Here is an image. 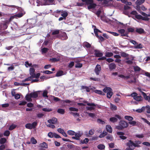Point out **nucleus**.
Instances as JSON below:
<instances>
[{
    "label": "nucleus",
    "mask_w": 150,
    "mask_h": 150,
    "mask_svg": "<svg viewBox=\"0 0 150 150\" xmlns=\"http://www.w3.org/2000/svg\"><path fill=\"white\" fill-rule=\"evenodd\" d=\"M6 140L5 138H1L0 139V143L1 144H3L6 143Z\"/></svg>",
    "instance_id": "c9c22d12"
},
{
    "label": "nucleus",
    "mask_w": 150,
    "mask_h": 150,
    "mask_svg": "<svg viewBox=\"0 0 150 150\" xmlns=\"http://www.w3.org/2000/svg\"><path fill=\"white\" fill-rule=\"evenodd\" d=\"M67 133L70 135H73L74 134L75 132L71 130H69L67 131Z\"/></svg>",
    "instance_id": "de8ad7c7"
},
{
    "label": "nucleus",
    "mask_w": 150,
    "mask_h": 150,
    "mask_svg": "<svg viewBox=\"0 0 150 150\" xmlns=\"http://www.w3.org/2000/svg\"><path fill=\"white\" fill-rule=\"evenodd\" d=\"M10 134V132L8 130H6L5 131L4 133V135L5 136H8Z\"/></svg>",
    "instance_id": "bf43d9fd"
},
{
    "label": "nucleus",
    "mask_w": 150,
    "mask_h": 150,
    "mask_svg": "<svg viewBox=\"0 0 150 150\" xmlns=\"http://www.w3.org/2000/svg\"><path fill=\"white\" fill-rule=\"evenodd\" d=\"M48 136L52 138L54 137V133H53L52 132H50L48 133Z\"/></svg>",
    "instance_id": "338daca9"
},
{
    "label": "nucleus",
    "mask_w": 150,
    "mask_h": 150,
    "mask_svg": "<svg viewBox=\"0 0 150 150\" xmlns=\"http://www.w3.org/2000/svg\"><path fill=\"white\" fill-rule=\"evenodd\" d=\"M139 13L143 16L144 17H143L141 15H137L136 16V18L138 20L141 19L143 21H148L149 18L148 17H147V14L145 12L141 11Z\"/></svg>",
    "instance_id": "f03ea898"
},
{
    "label": "nucleus",
    "mask_w": 150,
    "mask_h": 150,
    "mask_svg": "<svg viewBox=\"0 0 150 150\" xmlns=\"http://www.w3.org/2000/svg\"><path fill=\"white\" fill-rule=\"evenodd\" d=\"M134 69L135 72L139 71L141 70V69L137 66H134Z\"/></svg>",
    "instance_id": "72a5a7b5"
},
{
    "label": "nucleus",
    "mask_w": 150,
    "mask_h": 150,
    "mask_svg": "<svg viewBox=\"0 0 150 150\" xmlns=\"http://www.w3.org/2000/svg\"><path fill=\"white\" fill-rule=\"evenodd\" d=\"M38 92L35 91L33 92H32L30 93V97L33 98H36L38 96Z\"/></svg>",
    "instance_id": "dca6fc26"
},
{
    "label": "nucleus",
    "mask_w": 150,
    "mask_h": 150,
    "mask_svg": "<svg viewBox=\"0 0 150 150\" xmlns=\"http://www.w3.org/2000/svg\"><path fill=\"white\" fill-rule=\"evenodd\" d=\"M48 92L47 90H45L44 91L43 93L42 96L44 97H46L47 98L48 97L47 96Z\"/></svg>",
    "instance_id": "8fccbe9b"
},
{
    "label": "nucleus",
    "mask_w": 150,
    "mask_h": 150,
    "mask_svg": "<svg viewBox=\"0 0 150 150\" xmlns=\"http://www.w3.org/2000/svg\"><path fill=\"white\" fill-rule=\"evenodd\" d=\"M134 99L137 101H141L143 100V98L141 96H137L134 98Z\"/></svg>",
    "instance_id": "412c9836"
},
{
    "label": "nucleus",
    "mask_w": 150,
    "mask_h": 150,
    "mask_svg": "<svg viewBox=\"0 0 150 150\" xmlns=\"http://www.w3.org/2000/svg\"><path fill=\"white\" fill-rule=\"evenodd\" d=\"M145 1V0H138L136 2V4L138 5H140Z\"/></svg>",
    "instance_id": "58836bf2"
},
{
    "label": "nucleus",
    "mask_w": 150,
    "mask_h": 150,
    "mask_svg": "<svg viewBox=\"0 0 150 150\" xmlns=\"http://www.w3.org/2000/svg\"><path fill=\"white\" fill-rule=\"evenodd\" d=\"M37 125V122H34L32 124L27 123L25 125V127L26 128L30 129H34Z\"/></svg>",
    "instance_id": "20e7f679"
},
{
    "label": "nucleus",
    "mask_w": 150,
    "mask_h": 150,
    "mask_svg": "<svg viewBox=\"0 0 150 150\" xmlns=\"http://www.w3.org/2000/svg\"><path fill=\"white\" fill-rule=\"evenodd\" d=\"M128 123L131 125H132L133 126H135L136 125L137 122L134 121H131L129 122Z\"/></svg>",
    "instance_id": "3c124183"
},
{
    "label": "nucleus",
    "mask_w": 150,
    "mask_h": 150,
    "mask_svg": "<svg viewBox=\"0 0 150 150\" xmlns=\"http://www.w3.org/2000/svg\"><path fill=\"white\" fill-rule=\"evenodd\" d=\"M145 108H147L146 112L148 113H150V106L149 105H147L146 106Z\"/></svg>",
    "instance_id": "774afa93"
},
{
    "label": "nucleus",
    "mask_w": 150,
    "mask_h": 150,
    "mask_svg": "<svg viewBox=\"0 0 150 150\" xmlns=\"http://www.w3.org/2000/svg\"><path fill=\"white\" fill-rule=\"evenodd\" d=\"M63 75H64L63 71L62 70H59L57 72L55 76L57 77H59Z\"/></svg>",
    "instance_id": "6ab92c4d"
},
{
    "label": "nucleus",
    "mask_w": 150,
    "mask_h": 150,
    "mask_svg": "<svg viewBox=\"0 0 150 150\" xmlns=\"http://www.w3.org/2000/svg\"><path fill=\"white\" fill-rule=\"evenodd\" d=\"M54 0H45V5H50L53 4Z\"/></svg>",
    "instance_id": "4468645a"
},
{
    "label": "nucleus",
    "mask_w": 150,
    "mask_h": 150,
    "mask_svg": "<svg viewBox=\"0 0 150 150\" xmlns=\"http://www.w3.org/2000/svg\"><path fill=\"white\" fill-rule=\"evenodd\" d=\"M145 109V107L144 106L142 107L141 109H138L136 110H133V111H135L137 112L141 113L143 112Z\"/></svg>",
    "instance_id": "2eb2a0df"
},
{
    "label": "nucleus",
    "mask_w": 150,
    "mask_h": 150,
    "mask_svg": "<svg viewBox=\"0 0 150 150\" xmlns=\"http://www.w3.org/2000/svg\"><path fill=\"white\" fill-rule=\"evenodd\" d=\"M97 148L99 149L103 150L105 149V146L103 144H100L98 145L97 146Z\"/></svg>",
    "instance_id": "cd10ccee"
},
{
    "label": "nucleus",
    "mask_w": 150,
    "mask_h": 150,
    "mask_svg": "<svg viewBox=\"0 0 150 150\" xmlns=\"http://www.w3.org/2000/svg\"><path fill=\"white\" fill-rule=\"evenodd\" d=\"M48 122L50 124H55L57 122V119L55 117H53L51 119H50L47 120Z\"/></svg>",
    "instance_id": "f8f14e48"
},
{
    "label": "nucleus",
    "mask_w": 150,
    "mask_h": 150,
    "mask_svg": "<svg viewBox=\"0 0 150 150\" xmlns=\"http://www.w3.org/2000/svg\"><path fill=\"white\" fill-rule=\"evenodd\" d=\"M88 139L87 138H85L83 141L81 140V142L82 144H87L88 142Z\"/></svg>",
    "instance_id": "09e8293b"
},
{
    "label": "nucleus",
    "mask_w": 150,
    "mask_h": 150,
    "mask_svg": "<svg viewBox=\"0 0 150 150\" xmlns=\"http://www.w3.org/2000/svg\"><path fill=\"white\" fill-rule=\"evenodd\" d=\"M12 95V96H14L15 97V98L16 99H18L20 98V96L19 94H16L15 95L13 94V92L11 93Z\"/></svg>",
    "instance_id": "a19ab883"
},
{
    "label": "nucleus",
    "mask_w": 150,
    "mask_h": 150,
    "mask_svg": "<svg viewBox=\"0 0 150 150\" xmlns=\"http://www.w3.org/2000/svg\"><path fill=\"white\" fill-rule=\"evenodd\" d=\"M134 48L136 49H142L143 48V46L141 43L139 44H137V45L134 47Z\"/></svg>",
    "instance_id": "79ce46f5"
},
{
    "label": "nucleus",
    "mask_w": 150,
    "mask_h": 150,
    "mask_svg": "<svg viewBox=\"0 0 150 150\" xmlns=\"http://www.w3.org/2000/svg\"><path fill=\"white\" fill-rule=\"evenodd\" d=\"M134 143L131 140H129L128 142L126 143V146L128 147L126 148L125 150H134V148L132 149L133 146H134Z\"/></svg>",
    "instance_id": "423d86ee"
},
{
    "label": "nucleus",
    "mask_w": 150,
    "mask_h": 150,
    "mask_svg": "<svg viewBox=\"0 0 150 150\" xmlns=\"http://www.w3.org/2000/svg\"><path fill=\"white\" fill-rule=\"evenodd\" d=\"M62 14L61 15L65 19H66V18L67 17V16H68V13L66 11L64 12L63 13H62Z\"/></svg>",
    "instance_id": "49530a36"
},
{
    "label": "nucleus",
    "mask_w": 150,
    "mask_h": 150,
    "mask_svg": "<svg viewBox=\"0 0 150 150\" xmlns=\"http://www.w3.org/2000/svg\"><path fill=\"white\" fill-rule=\"evenodd\" d=\"M69 110L71 111H78V109L77 108H75L74 107H70L69 108Z\"/></svg>",
    "instance_id": "5fc2aeb1"
},
{
    "label": "nucleus",
    "mask_w": 150,
    "mask_h": 150,
    "mask_svg": "<svg viewBox=\"0 0 150 150\" xmlns=\"http://www.w3.org/2000/svg\"><path fill=\"white\" fill-rule=\"evenodd\" d=\"M58 37H59L62 40H64L68 38V37L66 33L63 32H61L59 34Z\"/></svg>",
    "instance_id": "6e6552de"
},
{
    "label": "nucleus",
    "mask_w": 150,
    "mask_h": 150,
    "mask_svg": "<svg viewBox=\"0 0 150 150\" xmlns=\"http://www.w3.org/2000/svg\"><path fill=\"white\" fill-rule=\"evenodd\" d=\"M30 141L33 144H35L37 143V141L33 137H32L31 138Z\"/></svg>",
    "instance_id": "c03bdc74"
},
{
    "label": "nucleus",
    "mask_w": 150,
    "mask_h": 150,
    "mask_svg": "<svg viewBox=\"0 0 150 150\" xmlns=\"http://www.w3.org/2000/svg\"><path fill=\"white\" fill-rule=\"evenodd\" d=\"M138 13L136 11H131L130 13V14L131 15H134L135 17L137 15H139L137 14Z\"/></svg>",
    "instance_id": "13d9d810"
},
{
    "label": "nucleus",
    "mask_w": 150,
    "mask_h": 150,
    "mask_svg": "<svg viewBox=\"0 0 150 150\" xmlns=\"http://www.w3.org/2000/svg\"><path fill=\"white\" fill-rule=\"evenodd\" d=\"M83 46L84 47H86L87 48H89L91 47V45L88 42H86L83 43Z\"/></svg>",
    "instance_id": "bb28decb"
},
{
    "label": "nucleus",
    "mask_w": 150,
    "mask_h": 150,
    "mask_svg": "<svg viewBox=\"0 0 150 150\" xmlns=\"http://www.w3.org/2000/svg\"><path fill=\"white\" fill-rule=\"evenodd\" d=\"M125 118L130 121H132L133 119L132 117L130 116H125Z\"/></svg>",
    "instance_id": "7c9ffc66"
},
{
    "label": "nucleus",
    "mask_w": 150,
    "mask_h": 150,
    "mask_svg": "<svg viewBox=\"0 0 150 150\" xmlns=\"http://www.w3.org/2000/svg\"><path fill=\"white\" fill-rule=\"evenodd\" d=\"M141 119L145 123H146L149 125H150V122L147 120L146 119L143 117H142Z\"/></svg>",
    "instance_id": "603ef678"
},
{
    "label": "nucleus",
    "mask_w": 150,
    "mask_h": 150,
    "mask_svg": "<svg viewBox=\"0 0 150 150\" xmlns=\"http://www.w3.org/2000/svg\"><path fill=\"white\" fill-rule=\"evenodd\" d=\"M74 62H71L69 64L68 67L69 68H71L74 65Z\"/></svg>",
    "instance_id": "0e129e2a"
},
{
    "label": "nucleus",
    "mask_w": 150,
    "mask_h": 150,
    "mask_svg": "<svg viewBox=\"0 0 150 150\" xmlns=\"http://www.w3.org/2000/svg\"><path fill=\"white\" fill-rule=\"evenodd\" d=\"M88 115L92 118H94L96 117V115L94 113H88Z\"/></svg>",
    "instance_id": "4d7b16f0"
},
{
    "label": "nucleus",
    "mask_w": 150,
    "mask_h": 150,
    "mask_svg": "<svg viewBox=\"0 0 150 150\" xmlns=\"http://www.w3.org/2000/svg\"><path fill=\"white\" fill-rule=\"evenodd\" d=\"M106 128L107 132L111 133L112 132V129L110 126L107 125L106 126Z\"/></svg>",
    "instance_id": "aec40b11"
},
{
    "label": "nucleus",
    "mask_w": 150,
    "mask_h": 150,
    "mask_svg": "<svg viewBox=\"0 0 150 150\" xmlns=\"http://www.w3.org/2000/svg\"><path fill=\"white\" fill-rule=\"evenodd\" d=\"M61 32L59 30H53L52 32V35H59L60 33Z\"/></svg>",
    "instance_id": "4be33fe9"
},
{
    "label": "nucleus",
    "mask_w": 150,
    "mask_h": 150,
    "mask_svg": "<svg viewBox=\"0 0 150 150\" xmlns=\"http://www.w3.org/2000/svg\"><path fill=\"white\" fill-rule=\"evenodd\" d=\"M113 55V54L111 52H107L106 53L105 56L107 57H110Z\"/></svg>",
    "instance_id": "e433bc0d"
},
{
    "label": "nucleus",
    "mask_w": 150,
    "mask_h": 150,
    "mask_svg": "<svg viewBox=\"0 0 150 150\" xmlns=\"http://www.w3.org/2000/svg\"><path fill=\"white\" fill-rule=\"evenodd\" d=\"M81 89H85L86 91L87 92H89L90 91V89L87 86H81Z\"/></svg>",
    "instance_id": "c756f323"
},
{
    "label": "nucleus",
    "mask_w": 150,
    "mask_h": 150,
    "mask_svg": "<svg viewBox=\"0 0 150 150\" xmlns=\"http://www.w3.org/2000/svg\"><path fill=\"white\" fill-rule=\"evenodd\" d=\"M93 0H88L87 5H89L88 6V9H91L95 8L96 6L95 4L93 3Z\"/></svg>",
    "instance_id": "39448f33"
},
{
    "label": "nucleus",
    "mask_w": 150,
    "mask_h": 150,
    "mask_svg": "<svg viewBox=\"0 0 150 150\" xmlns=\"http://www.w3.org/2000/svg\"><path fill=\"white\" fill-rule=\"evenodd\" d=\"M136 30L135 31L139 34H142L145 32L144 30L142 28H136Z\"/></svg>",
    "instance_id": "ddd939ff"
},
{
    "label": "nucleus",
    "mask_w": 150,
    "mask_h": 150,
    "mask_svg": "<svg viewBox=\"0 0 150 150\" xmlns=\"http://www.w3.org/2000/svg\"><path fill=\"white\" fill-rule=\"evenodd\" d=\"M16 127V125L14 124H12L10 126L9 128L10 130H12L15 129Z\"/></svg>",
    "instance_id": "37998d69"
},
{
    "label": "nucleus",
    "mask_w": 150,
    "mask_h": 150,
    "mask_svg": "<svg viewBox=\"0 0 150 150\" xmlns=\"http://www.w3.org/2000/svg\"><path fill=\"white\" fill-rule=\"evenodd\" d=\"M42 110L45 112H50L52 111V109L51 108H43Z\"/></svg>",
    "instance_id": "e2e57ef3"
},
{
    "label": "nucleus",
    "mask_w": 150,
    "mask_h": 150,
    "mask_svg": "<svg viewBox=\"0 0 150 150\" xmlns=\"http://www.w3.org/2000/svg\"><path fill=\"white\" fill-rule=\"evenodd\" d=\"M97 122L102 124H104L105 123V122L104 121L100 119H98L97 120Z\"/></svg>",
    "instance_id": "680f3d73"
},
{
    "label": "nucleus",
    "mask_w": 150,
    "mask_h": 150,
    "mask_svg": "<svg viewBox=\"0 0 150 150\" xmlns=\"http://www.w3.org/2000/svg\"><path fill=\"white\" fill-rule=\"evenodd\" d=\"M118 31L119 33L121 34L122 36L128 37V33L127 32L125 33V30L124 29L118 30Z\"/></svg>",
    "instance_id": "1a4fd4ad"
},
{
    "label": "nucleus",
    "mask_w": 150,
    "mask_h": 150,
    "mask_svg": "<svg viewBox=\"0 0 150 150\" xmlns=\"http://www.w3.org/2000/svg\"><path fill=\"white\" fill-rule=\"evenodd\" d=\"M35 70L33 68H31L30 69V75L34 77L35 76Z\"/></svg>",
    "instance_id": "f3484780"
},
{
    "label": "nucleus",
    "mask_w": 150,
    "mask_h": 150,
    "mask_svg": "<svg viewBox=\"0 0 150 150\" xmlns=\"http://www.w3.org/2000/svg\"><path fill=\"white\" fill-rule=\"evenodd\" d=\"M136 137L138 138H143L144 137V134H136Z\"/></svg>",
    "instance_id": "69168bd1"
},
{
    "label": "nucleus",
    "mask_w": 150,
    "mask_h": 150,
    "mask_svg": "<svg viewBox=\"0 0 150 150\" xmlns=\"http://www.w3.org/2000/svg\"><path fill=\"white\" fill-rule=\"evenodd\" d=\"M121 55L123 57H128L129 54L124 52H121Z\"/></svg>",
    "instance_id": "473e14b6"
},
{
    "label": "nucleus",
    "mask_w": 150,
    "mask_h": 150,
    "mask_svg": "<svg viewBox=\"0 0 150 150\" xmlns=\"http://www.w3.org/2000/svg\"><path fill=\"white\" fill-rule=\"evenodd\" d=\"M103 91L104 92H107V97L109 98H110L113 94L112 89L109 87H105L103 89Z\"/></svg>",
    "instance_id": "7ed1b4c3"
},
{
    "label": "nucleus",
    "mask_w": 150,
    "mask_h": 150,
    "mask_svg": "<svg viewBox=\"0 0 150 150\" xmlns=\"http://www.w3.org/2000/svg\"><path fill=\"white\" fill-rule=\"evenodd\" d=\"M117 118L119 120H121L122 119L120 115H115V117H110L109 119V121L114 123L117 121Z\"/></svg>",
    "instance_id": "0eeeda50"
},
{
    "label": "nucleus",
    "mask_w": 150,
    "mask_h": 150,
    "mask_svg": "<svg viewBox=\"0 0 150 150\" xmlns=\"http://www.w3.org/2000/svg\"><path fill=\"white\" fill-rule=\"evenodd\" d=\"M110 108L112 110H116L117 109V106L111 103H110Z\"/></svg>",
    "instance_id": "2f4dec72"
},
{
    "label": "nucleus",
    "mask_w": 150,
    "mask_h": 150,
    "mask_svg": "<svg viewBox=\"0 0 150 150\" xmlns=\"http://www.w3.org/2000/svg\"><path fill=\"white\" fill-rule=\"evenodd\" d=\"M94 132L95 130L94 129H91L89 131L88 135H87L86 134H85L87 136V137H89L90 136L93 135L94 134Z\"/></svg>",
    "instance_id": "b1692460"
},
{
    "label": "nucleus",
    "mask_w": 150,
    "mask_h": 150,
    "mask_svg": "<svg viewBox=\"0 0 150 150\" xmlns=\"http://www.w3.org/2000/svg\"><path fill=\"white\" fill-rule=\"evenodd\" d=\"M49 49L47 48H43L42 49V52L43 53H46L48 50Z\"/></svg>",
    "instance_id": "052dcab7"
},
{
    "label": "nucleus",
    "mask_w": 150,
    "mask_h": 150,
    "mask_svg": "<svg viewBox=\"0 0 150 150\" xmlns=\"http://www.w3.org/2000/svg\"><path fill=\"white\" fill-rule=\"evenodd\" d=\"M128 125V124L127 122L121 120L119 122V125L116 127V128L119 130H122L127 128Z\"/></svg>",
    "instance_id": "f257e3e1"
},
{
    "label": "nucleus",
    "mask_w": 150,
    "mask_h": 150,
    "mask_svg": "<svg viewBox=\"0 0 150 150\" xmlns=\"http://www.w3.org/2000/svg\"><path fill=\"white\" fill-rule=\"evenodd\" d=\"M127 30L129 32H134V29L133 28L130 27L127 28Z\"/></svg>",
    "instance_id": "6e6d98bb"
},
{
    "label": "nucleus",
    "mask_w": 150,
    "mask_h": 150,
    "mask_svg": "<svg viewBox=\"0 0 150 150\" xmlns=\"http://www.w3.org/2000/svg\"><path fill=\"white\" fill-rule=\"evenodd\" d=\"M82 134H83L82 133H81L80 131H79L77 133L75 132L74 134L75 136L77 139H79V138L81 137Z\"/></svg>",
    "instance_id": "a878e982"
},
{
    "label": "nucleus",
    "mask_w": 150,
    "mask_h": 150,
    "mask_svg": "<svg viewBox=\"0 0 150 150\" xmlns=\"http://www.w3.org/2000/svg\"><path fill=\"white\" fill-rule=\"evenodd\" d=\"M40 146L41 147L47 148L48 147L47 144L45 142H43L42 143H41L40 144Z\"/></svg>",
    "instance_id": "c85d7f7f"
},
{
    "label": "nucleus",
    "mask_w": 150,
    "mask_h": 150,
    "mask_svg": "<svg viewBox=\"0 0 150 150\" xmlns=\"http://www.w3.org/2000/svg\"><path fill=\"white\" fill-rule=\"evenodd\" d=\"M94 54L96 57H101L103 55V53L100 52V51L98 50H94Z\"/></svg>",
    "instance_id": "9d476101"
},
{
    "label": "nucleus",
    "mask_w": 150,
    "mask_h": 150,
    "mask_svg": "<svg viewBox=\"0 0 150 150\" xmlns=\"http://www.w3.org/2000/svg\"><path fill=\"white\" fill-rule=\"evenodd\" d=\"M76 62H77V63L75 65V67L81 68L82 67L83 64H82L77 62V61H76Z\"/></svg>",
    "instance_id": "a18cd8bd"
},
{
    "label": "nucleus",
    "mask_w": 150,
    "mask_h": 150,
    "mask_svg": "<svg viewBox=\"0 0 150 150\" xmlns=\"http://www.w3.org/2000/svg\"><path fill=\"white\" fill-rule=\"evenodd\" d=\"M57 112L59 114L63 115L65 113V111L64 109L59 108L57 110Z\"/></svg>",
    "instance_id": "5701e85b"
},
{
    "label": "nucleus",
    "mask_w": 150,
    "mask_h": 150,
    "mask_svg": "<svg viewBox=\"0 0 150 150\" xmlns=\"http://www.w3.org/2000/svg\"><path fill=\"white\" fill-rule=\"evenodd\" d=\"M94 32L95 35L96 37L98 36V32L101 33V32L100 30L97 28L94 29Z\"/></svg>",
    "instance_id": "4c0bfd02"
},
{
    "label": "nucleus",
    "mask_w": 150,
    "mask_h": 150,
    "mask_svg": "<svg viewBox=\"0 0 150 150\" xmlns=\"http://www.w3.org/2000/svg\"><path fill=\"white\" fill-rule=\"evenodd\" d=\"M83 102L84 103H87V105H88L89 106H91V107H95L96 106V105H95V104H94V103H87V101H85Z\"/></svg>",
    "instance_id": "ea45409f"
},
{
    "label": "nucleus",
    "mask_w": 150,
    "mask_h": 150,
    "mask_svg": "<svg viewBox=\"0 0 150 150\" xmlns=\"http://www.w3.org/2000/svg\"><path fill=\"white\" fill-rule=\"evenodd\" d=\"M101 70V67L100 66L99 64H97L94 70L96 74L97 75H99Z\"/></svg>",
    "instance_id": "9b49d317"
},
{
    "label": "nucleus",
    "mask_w": 150,
    "mask_h": 150,
    "mask_svg": "<svg viewBox=\"0 0 150 150\" xmlns=\"http://www.w3.org/2000/svg\"><path fill=\"white\" fill-rule=\"evenodd\" d=\"M116 68V65L114 63H111L109 65V68L110 70L115 69Z\"/></svg>",
    "instance_id": "a211bd4d"
},
{
    "label": "nucleus",
    "mask_w": 150,
    "mask_h": 150,
    "mask_svg": "<svg viewBox=\"0 0 150 150\" xmlns=\"http://www.w3.org/2000/svg\"><path fill=\"white\" fill-rule=\"evenodd\" d=\"M106 138L107 139L111 141H112L113 139L112 136L110 134L107 135L106 137Z\"/></svg>",
    "instance_id": "393cba45"
},
{
    "label": "nucleus",
    "mask_w": 150,
    "mask_h": 150,
    "mask_svg": "<svg viewBox=\"0 0 150 150\" xmlns=\"http://www.w3.org/2000/svg\"><path fill=\"white\" fill-rule=\"evenodd\" d=\"M31 97H30V94H27L25 96V99L28 101H31Z\"/></svg>",
    "instance_id": "f704fd0d"
},
{
    "label": "nucleus",
    "mask_w": 150,
    "mask_h": 150,
    "mask_svg": "<svg viewBox=\"0 0 150 150\" xmlns=\"http://www.w3.org/2000/svg\"><path fill=\"white\" fill-rule=\"evenodd\" d=\"M52 97L53 98V100L55 102L60 101L61 100L59 98L54 96H53Z\"/></svg>",
    "instance_id": "864d4df0"
}]
</instances>
